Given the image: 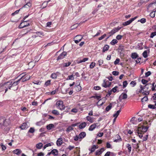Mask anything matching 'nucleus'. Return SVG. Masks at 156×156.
Returning a JSON list of instances; mask_svg holds the SVG:
<instances>
[{
  "label": "nucleus",
  "mask_w": 156,
  "mask_h": 156,
  "mask_svg": "<svg viewBox=\"0 0 156 156\" xmlns=\"http://www.w3.org/2000/svg\"><path fill=\"white\" fill-rule=\"evenodd\" d=\"M10 123V121L9 119H6L3 117H0V128L5 131L9 130L8 126Z\"/></svg>",
  "instance_id": "f257e3e1"
},
{
  "label": "nucleus",
  "mask_w": 156,
  "mask_h": 156,
  "mask_svg": "<svg viewBox=\"0 0 156 156\" xmlns=\"http://www.w3.org/2000/svg\"><path fill=\"white\" fill-rule=\"evenodd\" d=\"M24 20H23L24 21ZM30 24V22L28 20L23 21L19 25V27L20 28H22L28 26Z\"/></svg>",
  "instance_id": "f03ea898"
},
{
  "label": "nucleus",
  "mask_w": 156,
  "mask_h": 156,
  "mask_svg": "<svg viewBox=\"0 0 156 156\" xmlns=\"http://www.w3.org/2000/svg\"><path fill=\"white\" fill-rule=\"evenodd\" d=\"M56 105L61 110H63L65 109V106L63 105V102L62 101H57Z\"/></svg>",
  "instance_id": "7ed1b4c3"
},
{
  "label": "nucleus",
  "mask_w": 156,
  "mask_h": 156,
  "mask_svg": "<svg viewBox=\"0 0 156 156\" xmlns=\"http://www.w3.org/2000/svg\"><path fill=\"white\" fill-rule=\"evenodd\" d=\"M8 46V44H5L4 42H2V45L1 48H0V55L3 52L6 50V49Z\"/></svg>",
  "instance_id": "20e7f679"
},
{
  "label": "nucleus",
  "mask_w": 156,
  "mask_h": 156,
  "mask_svg": "<svg viewBox=\"0 0 156 156\" xmlns=\"http://www.w3.org/2000/svg\"><path fill=\"white\" fill-rule=\"evenodd\" d=\"M2 87H3L5 88H7V89H11L12 87V85L10 84V82H5L2 84Z\"/></svg>",
  "instance_id": "39448f33"
},
{
  "label": "nucleus",
  "mask_w": 156,
  "mask_h": 156,
  "mask_svg": "<svg viewBox=\"0 0 156 156\" xmlns=\"http://www.w3.org/2000/svg\"><path fill=\"white\" fill-rule=\"evenodd\" d=\"M67 52L66 51H63L57 57V60L58 61L60 59H62L66 55Z\"/></svg>",
  "instance_id": "423d86ee"
},
{
  "label": "nucleus",
  "mask_w": 156,
  "mask_h": 156,
  "mask_svg": "<svg viewBox=\"0 0 156 156\" xmlns=\"http://www.w3.org/2000/svg\"><path fill=\"white\" fill-rule=\"evenodd\" d=\"M111 82H109L108 81H105V80H104L103 83L102 84V87L105 88H107L108 87H109L111 85Z\"/></svg>",
  "instance_id": "0eeeda50"
},
{
  "label": "nucleus",
  "mask_w": 156,
  "mask_h": 156,
  "mask_svg": "<svg viewBox=\"0 0 156 156\" xmlns=\"http://www.w3.org/2000/svg\"><path fill=\"white\" fill-rule=\"evenodd\" d=\"M127 98V95L126 93H122L119 97V101H121L122 99H126Z\"/></svg>",
  "instance_id": "6e6552de"
},
{
  "label": "nucleus",
  "mask_w": 156,
  "mask_h": 156,
  "mask_svg": "<svg viewBox=\"0 0 156 156\" xmlns=\"http://www.w3.org/2000/svg\"><path fill=\"white\" fill-rule=\"evenodd\" d=\"M75 38H76V40H74L76 44H78L79 42L81 41L83 38V37L81 35H78Z\"/></svg>",
  "instance_id": "1a4fd4ad"
},
{
  "label": "nucleus",
  "mask_w": 156,
  "mask_h": 156,
  "mask_svg": "<svg viewBox=\"0 0 156 156\" xmlns=\"http://www.w3.org/2000/svg\"><path fill=\"white\" fill-rule=\"evenodd\" d=\"M101 98V97L100 96H97V94H96L95 99H96L97 100H99L97 103V105L98 106H102L104 103V102H102L101 104H99V101L101 100V99H100Z\"/></svg>",
  "instance_id": "9d476101"
},
{
  "label": "nucleus",
  "mask_w": 156,
  "mask_h": 156,
  "mask_svg": "<svg viewBox=\"0 0 156 156\" xmlns=\"http://www.w3.org/2000/svg\"><path fill=\"white\" fill-rule=\"evenodd\" d=\"M30 76L26 75L25 77L24 76H22L20 79H21V80H22V82H24L30 79Z\"/></svg>",
  "instance_id": "9b49d317"
},
{
  "label": "nucleus",
  "mask_w": 156,
  "mask_h": 156,
  "mask_svg": "<svg viewBox=\"0 0 156 156\" xmlns=\"http://www.w3.org/2000/svg\"><path fill=\"white\" fill-rule=\"evenodd\" d=\"M148 8H151L152 9H156V1L149 4L148 6Z\"/></svg>",
  "instance_id": "f8f14e48"
},
{
  "label": "nucleus",
  "mask_w": 156,
  "mask_h": 156,
  "mask_svg": "<svg viewBox=\"0 0 156 156\" xmlns=\"http://www.w3.org/2000/svg\"><path fill=\"white\" fill-rule=\"evenodd\" d=\"M96 126V124L94 123L90 126L88 129V130L90 131H92L95 128Z\"/></svg>",
  "instance_id": "ddd939ff"
},
{
  "label": "nucleus",
  "mask_w": 156,
  "mask_h": 156,
  "mask_svg": "<svg viewBox=\"0 0 156 156\" xmlns=\"http://www.w3.org/2000/svg\"><path fill=\"white\" fill-rule=\"evenodd\" d=\"M86 133L85 132H82L80 133L79 135V139H82L86 136Z\"/></svg>",
  "instance_id": "4468645a"
},
{
  "label": "nucleus",
  "mask_w": 156,
  "mask_h": 156,
  "mask_svg": "<svg viewBox=\"0 0 156 156\" xmlns=\"http://www.w3.org/2000/svg\"><path fill=\"white\" fill-rule=\"evenodd\" d=\"M55 127V126L53 124H50L46 126V128L48 130H50L52 128H54Z\"/></svg>",
  "instance_id": "2eb2a0df"
},
{
  "label": "nucleus",
  "mask_w": 156,
  "mask_h": 156,
  "mask_svg": "<svg viewBox=\"0 0 156 156\" xmlns=\"http://www.w3.org/2000/svg\"><path fill=\"white\" fill-rule=\"evenodd\" d=\"M21 79H20L14 82L13 83H12V82H10V84L11 85H12V87H16V86H17V85L19 81L21 80Z\"/></svg>",
  "instance_id": "dca6fc26"
},
{
  "label": "nucleus",
  "mask_w": 156,
  "mask_h": 156,
  "mask_svg": "<svg viewBox=\"0 0 156 156\" xmlns=\"http://www.w3.org/2000/svg\"><path fill=\"white\" fill-rule=\"evenodd\" d=\"M13 152L14 154L19 155L21 152V151L19 149H16L13 151Z\"/></svg>",
  "instance_id": "f3484780"
},
{
  "label": "nucleus",
  "mask_w": 156,
  "mask_h": 156,
  "mask_svg": "<svg viewBox=\"0 0 156 156\" xmlns=\"http://www.w3.org/2000/svg\"><path fill=\"white\" fill-rule=\"evenodd\" d=\"M87 124L85 122H82L79 126V128L80 129H82L84 128L86 126Z\"/></svg>",
  "instance_id": "a211bd4d"
},
{
  "label": "nucleus",
  "mask_w": 156,
  "mask_h": 156,
  "mask_svg": "<svg viewBox=\"0 0 156 156\" xmlns=\"http://www.w3.org/2000/svg\"><path fill=\"white\" fill-rule=\"evenodd\" d=\"M62 138H58L56 144L57 146H61L62 144Z\"/></svg>",
  "instance_id": "6ab92c4d"
},
{
  "label": "nucleus",
  "mask_w": 156,
  "mask_h": 156,
  "mask_svg": "<svg viewBox=\"0 0 156 156\" xmlns=\"http://www.w3.org/2000/svg\"><path fill=\"white\" fill-rule=\"evenodd\" d=\"M45 123V121L44 120H42L40 121L37 122L36 123V125L37 126H41L44 124Z\"/></svg>",
  "instance_id": "aec40b11"
},
{
  "label": "nucleus",
  "mask_w": 156,
  "mask_h": 156,
  "mask_svg": "<svg viewBox=\"0 0 156 156\" xmlns=\"http://www.w3.org/2000/svg\"><path fill=\"white\" fill-rule=\"evenodd\" d=\"M88 59V58H83L82 60H77V63L78 64H80L83 62H85L86 61H87Z\"/></svg>",
  "instance_id": "412c9836"
},
{
  "label": "nucleus",
  "mask_w": 156,
  "mask_h": 156,
  "mask_svg": "<svg viewBox=\"0 0 156 156\" xmlns=\"http://www.w3.org/2000/svg\"><path fill=\"white\" fill-rule=\"evenodd\" d=\"M131 57L133 59H136L138 57V55L136 53H132Z\"/></svg>",
  "instance_id": "4be33fe9"
},
{
  "label": "nucleus",
  "mask_w": 156,
  "mask_h": 156,
  "mask_svg": "<svg viewBox=\"0 0 156 156\" xmlns=\"http://www.w3.org/2000/svg\"><path fill=\"white\" fill-rule=\"evenodd\" d=\"M20 128L22 129H25L28 128L27 124L26 123H24L20 126Z\"/></svg>",
  "instance_id": "5701e85b"
},
{
  "label": "nucleus",
  "mask_w": 156,
  "mask_h": 156,
  "mask_svg": "<svg viewBox=\"0 0 156 156\" xmlns=\"http://www.w3.org/2000/svg\"><path fill=\"white\" fill-rule=\"evenodd\" d=\"M98 148V147H97L95 145H94L91 148V149H89V151H90V154L92 153L93 152H94L95 150L97 148Z\"/></svg>",
  "instance_id": "b1692460"
},
{
  "label": "nucleus",
  "mask_w": 156,
  "mask_h": 156,
  "mask_svg": "<svg viewBox=\"0 0 156 156\" xmlns=\"http://www.w3.org/2000/svg\"><path fill=\"white\" fill-rule=\"evenodd\" d=\"M134 20H129L126 22L123 23L122 25L124 26H127L130 24Z\"/></svg>",
  "instance_id": "393cba45"
},
{
  "label": "nucleus",
  "mask_w": 156,
  "mask_h": 156,
  "mask_svg": "<svg viewBox=\"0 0 156 156\" xmlns=\"http://www.w3.org/2000/svg\"><path fill=\"white\" fill-rule=\"evenodd\" d=\"M109 48V46L107 44L105 45L104 47H103L102 51L103 52H105V51H108Z\"/></svg>",
  "instance_id": "a878e982"
},
{
  "label": "nucleus",
  "mask_w": 156,
  "mask_h": 156,
  "mask_svg": "<svg viewBox=\"0 0 156 156\" xmlns=\"http://www.w3.org/2000/svg\"><path fill=\"white\" fill-rule=\"evenodd\" d=\"M52 154L55 156H57L58 154V151L57 150L54 149L51 151Z\"/></svg>",
  "instance_id": "bb28decb"
},
{
  "label": "nucleus",
  "mask_w": 156,
  "mask_h": 156,
  "mask_svg": "<svg viewBox=\"0 0 156 156\" xmlns=\"http://www.w3.org/2000/svg\"><path fill=\"white\" fill-rule=\"evenodd\" d=\"M87 120L90 123H92L94 122L93 119L89 116H87L86 117Z\"/></svg>",
  "instance_id": "cd10ccee"
},
{
  "label": "nucleus",
  "mask_w": 156,
  "mask_h": 156,
  "mask_svg": "<svg viewBox=\"0 0 156 156\" xmlns=\"http://www.w3.org/2000/svg\"><path fill=\"white\" fill-rule=\"evenodd\" d=\"M75 88H76L77 91H79L82 90V88L80 84L76 86H75Z\"/></svg>",
  "instance_id": "c85d7f7f"
},
{
  "label": "nucleus",
  "mask_w": 156,
  "mask_h": 156,
  "mask_svg": "<svg viewBox=\"0 0 156 156\" xmlns=\"http://www.w3.org/2000/svg\"><path fill=\"white\" fill-rule=\"evenodd\" d=\"M121 111V108H120V109L119 110L116 112V113L115 114L113 115V117H115V118H117L119 115L120 112Z\"/></svg>",
  "instance_id": "c756f323"
},
{
  "label": "nucleus",
  "mask_w": 156,
  "mask_h": 156,
  "mask_svg": "<svg viewBox=\"0 0 156 156\" xmlns=\"http://www.w3.org/2000/svg\"><path fill=\"white\" fill-rule=\"evenodd\" d=\"M43 145L42 143H39L36 145V148L38 149H41L43 147Z\"/></svg>",
  "instance_id": "7c9ffc66"
},
{
  "label": "nucleus",
  "mask_w": 156,
  "mask_h": 156,
  "mask_svg": "<svg viewBox=\"0 0 156 156\" xmlns=\"http://www.w3.org/2000/svg\"><path fill=\"white\" fill-rule=\"evenodd\" d=\"M31 6V4L30 2H29L27 3V4L24 5L22 7L23 8H29Z\"/></svg>",
  "instance_id": "2f4dec72"
},
{
  "label": "nucleus",
  "mask_w": 156,
  "mask_h": 156,
  "mask_svg": "<svg viewBox=\"0 0 156 156\" xmlns=\"http://www.w3.org/2000/svg\"><path fill=\"white\" fill-rule=\"evenodd\" d=\"M143 126H141L138 127V129L136 130V132H142V130H143Z\"/></svg>",
  "instance_id": "473e14b6"
},
{
  "label": "nucleus",
  "mask_w": 156,
  "mask_h": 156,
  "mask_svg": "<svg viewBox=\"0 0 156 156\" xmlns=\"http://www.w3.org/2000/svg\"><path fill=\"white\" fill-rule=\"evenodd\" d=\"M57 73H53L51 75V77L53 79H56L57 77Z\"/></svg>",
  "instance_id": "72a5a7b5"
},
{
  "label": "nucleus",
  "mask_w": 156,
  "mask_h": 156,
  "mask_svg": "<svg viewBox=\"0 0 156 156\" xmlns=\"http://www.w3.org/2000/svg\"><path fill=\"white\" fill-rule=\"evenodd\" d=\"M121 28H122V27H117L114 28L113 29V31L115 32V33L116 32L118 31Z\"/></svg>",
  "instance_id": "f704fd0d"
},
{
  "label": "nucleus",
  "mask_w": 156,
  "mask_h": 156,
  "mask_svg": "<svg viewBox=\"0 0 156 156\" xmlns=\"http://www.w3.org/2000/svg\"><path fill=\"white\" fill-rule=\"evenodd\" d=\"M117 138L118 139L114 140V142H118L121 141L122 140L120 136L118 135L117 137Z\"/></svg>",
  "instance_id": "c9c22d12"
},
{
  "label": "nucleus",
  "mask_w": 156,
  "mask_h": 156,
  "mask_svg": "<svg viewBox=\"0 0 156 156\" xmlns=\"http://www.w3.org/2000/svg\"><path fill=\"white\" fill-rule=\"evenodd\" d=\"M112 108V105L110 103L107 107L106 108V111L108 112Z\"/></svg>",
  "instance_id": "e433bc0d"
},
{
  "label": "nucleus",
  "mask_w": 156,
  "mask_h": 156,
  "mask_svg": "<svg viewBox=\"0 0 156 156\" xmlns=\"http://www.w3.org/2000/svg\"><path fill=\"white\" fill-rule=\"evenodd\" d=\"M118 42L117 41L116 39H113L110 42L111 44L112 45H114Z\"/></svg>",
  "instance_id": "4c0bfd02"
},
{
  "label": "nucleus",
  "mask_w": 156,
  "mask_h": 156,
  "mask_svg": "<svg viewBox=\"0 0 156 156\" xmlns=\"http://www.w3.org/2000/svg\"><path fill=\"white\" fill-rule=\"evenodd\" d=\"M148 128V127L147 126H146L145 127L144 126H143V130H142V133H145L146 132Z\"/></svg>",
  "instance_id": "58836bf2"
},
{
  "label": "nucleus",
  "mask_w": 156,
  "mask_h": 156,
  "mask_svg": "<svg viewBox=\"0 0 156 156\" xmlns=\"http://www.w3.org/2000/svg\"><path fill=\"white\" fill-rule=\"evenodd\" d=\"M28 66L30 67V69L32 68L34 66V63L33 62H30L28 63Z\"/></svg>",
  "instance_id": "ea45409f"
},
{
  "label": "nucleus",
  "mask_w": 156,
  "mask_h": 156,
  "mask_svg": "<svg viewBox=\"0 0 156 156\" xmlns=\"http://www.w3.org/2000/svg\"><path fill=\"white\" fill-rule=\"evenodd\" d=\"M74 79V78L73 77V75H71L69 76L67 78L66 80H73Z\"/></svg>",
  "instance_id": "a19ab883"
},
{
  "label": "nucleus",
  "mask_w": 156,
  "mask_h": 156,
  "mask_svg": "<svg viewBox=\"0 0 156 156\" xmlns=\"http://www.w3.org/2000/svg\"><path fill=\"white\" fill-rule=\"evenodd\" d=\"M52 113L55 115H58L59 114V112H58V111L55 110H52Z\"/></svg>",
  "instance_id": "79ce46f5"
},
{
  "label": "nucleus",
  "mask_w": 156,
  "mask_h": 156,
  "mask_svg": "<svg viewBox=\"0 0 156 156\" xmlns=\"http://www.w3.org/2000/svg\"><path fill=\"white\" fill-rule=\"evenodd\" d=\"M126 147L128 149L129 152H130L131 150V146L130 144H128L126 145Z\"/></svg>",
  "instance_id": "37998d69"
},
{
  "label": "nucleus",
  "mask_w": 156,
  "mask_h": 156,
  "mask_svg": "<svg viewBox=\"0 0 156 156\" xmlns=\"http://www.w3.org/2000/svg\"><path fill=\"white\" fill-rule=\"evenodd\" d=\"M155 11H156V10L152 11V12H151L150 14V16L151 18L154 17L155 16Z\"/></svg>",
  "instance_id": "c03bdc74"
},
{
  "label": "nucleus",
  "mask_w": 156,
  "mask_h": 156,
  "mask_svg": "<svg viewBox=\"0 0 156 156\" xmlns=\"http://www.w3.org/2000/svg\"><path fill=\"white\" fill-rule=\"evenodd\" d=\"M51 83V80H48L46 81L44 84V86L45 87H47L50 85Z\"/></svg>",
  "instance_id": "a18cd8bd"
},
{
  "label": "nucleus",
  "mask_w": 156,
  "mask_h": 156,
  "mask_svg": "<svg viewBox=\"0 0 156 156\" xmlns=\"http://www.w3.org/2000/svg\"><path fill=\"white\" fill-rule=\"evenodd\" d=\"M144 58H146L147 56V50L145 51L142 54Z\"/></svg>",
  "instance_id": "49530a36"
},
{
  "label": "nucleus",
  "mask_w": 156,
  "mask_h": 156,
  "mask_svg": "<svg viewBox=\"0 0 156 156\" xmlns=\"http://www.w3.org/2000/svg\"><path fill=\"white\" fill-rule=\"evenodd\" d=\"M148 98L147 96H145L141 99V101L143 102L144 101H146L148 100Z\"/></svg>",
  "instance_id": "de8ad7c7"
},
{
  "label": "nucleus",
  "mask_w": 156,
  "mask_h": 156,
  "mask_svg": "<svg viewBox=\"0 0 156 156\" xmlns=\"http://www.w3.org/2000/svg\"><path fill=\"white\" fill-rule=\"evenodd\" d=\"M148 108L152 109H154L156 108V107L154 105L149 104L148 105Z\"/></svg>",
  "instance_id": "09e8293b"
},
{
  "label": "nucleus",
  "mask_w": 156,
  "mask_h": 156,
  "mask_svg": "<svg viewBox=\"0 0 156 156\" xmlns=\"http://www.w3.org/2000/svg\"><path fill=\"white\" fill-rule=\"evenodd\" d=\"M71 64V62H68L67 63H64L63 64V66L64 67H67L69 66Z\"/></svg>",
  "instance_id": "8fccbe9b"
},
{
  "label": "nucleus",
  "mask_w": 156,
  "mask_h": 156,
  "mask_svg": "<svg viewBox=\"0 0 156 156\" xmlns=\"http://www.w3.org/2000/svg\"><path fill=\"white\" fill-rule=\"evenodd\" d=\"M149 0H141L140 4L141 5L142 4H145Z\"/></svg>",
  "instance_id": "3c124183"
},
{
  "label": "nucleus",
  "mask_w": 156,
  "mask_h": 156,
  "mask_svg": "<svg viewBox=\"0 0 156 156\" xmlns=\"http://www.w3.org/2000/svg\"><path fill=\"white\" fill-rule=\"evenodd\" d=\"M35 131V129L34 128L31 127L28 131V132L33 133Z\"/></svg>",
  "instance_id": "603ef678"
},
{
  "label": "nucleus",
  "mask_w": 156,
  "mask_h": 156,
  "mask_svg": "<svg viewBox=\"0 0 156 156\" xmlns=\"http://www.w3.org/2000/svg\"><path fill=\"white\" fill-rule=\"evenodd\" d=\"M95 66V63L94 62H92L90 65V67L91 69L93 68Z\"/></svg>",
  "instance_id": "864d4df0"
},
{
  "label": "nucleus",
  "mask_w": 156,
  "mask_h": 156,
  "mask_svg": "<svg viewBox=\"0 0 156 156\" xmlns=\"http://www.w3.org/2000/svg\"><path fill=\"white\" fill-rule=\"evenodd\" d=\"M128 84L127 81L126 80L124 81L123 82V88H124L126 87Z\"/></svg>",
  "instance_id": "5fc2aeb1"
},
{
  "label": "nucleus",
  "mask_w": 156,
  "mask_h": 156,
  "mask_svg": "<svg viewBox=\"0 0 156 156\" xmlns=\"http://www.w3.org/2000/svg\"><path fill=\"white\" fill-rule=\"evenodd\" d=\"M142 132H136V134L137 133V134L138 135V136L140 137V138H141L143 137V134H142Z\"/></svg>",
  "instance_id": "6e6d98bb"
},
{
  "label": "nucleus",
  "mask_w": 156,
  "mask_h": 156,
  "mask_svg": "<svg viewBox=\"0 0 156 156\" xmlns=\"http://www.w3.org/2000/svg\"><path fill=\"white\" fill-rule=\"evenodd\" d=\"M136 83L135 81H132L130 83V84L133 87L135 86L136 85Z\"/></svg>",
  "instance_id": "4d7b16f0"
},
{
  "label": "nucleus",
  "mask_w": 156,
  "mask_h": 156,
  "mask_svg": "<svg viewBox=\"0 0 156 156\" xmlns=\"http://www.w3.org/2000/svg\"><path fill=\"white\" fill-rule=\"evenodd\" d=\"M150 93V91H143L142 92V94L144 95H147L149 94Z\"/></svg>",
  "instance_id": "13d9d810"
},
{
  "label": "nucleus",
  "mask_w": 156,
  "mask_h": 156,
  "mask_svg": "<svg viewBox=\"0 0 156 156\" xmlns=\"http://www.w3.org/2000/svg\"><path fill=\"white\" fill-rule=\"evenodd\" d=\"M102 152V151L101 150H98L96 152L95 154L96 155H100L101 154Z\"/></svg>",
  "instance_id": "bf43d9fd"
},
{
  "label": "nucleus",
  "mask_w": 156,
  "mask_h": 156,
  "mask_svg": "<svg viewBox=\"0 0 156 156\" xmlns=\"http://www.w3.org/2000/svg\"><path fill=\"white\" fill-rule=\"evenodd\" d=\"M73 129V128L72 127V126H69L66 129V131L68 132H69L72 130Z\"/></svg>",
  "instance_id": "052dcab7"
},
{
  "label": "nucleus",
  "mask_w": 156,
  "mask_h": 156,
  "mask_svg": "<svg viewBox=\"0 0 156 156\" xmlns=\"http://www.w3.org/2000/svg\"><path fill=\"white\" fill-rule=\"evenodd\" d=\"M51 146V144L50 143H48L45 145H44L43 147V150H44L47 147H49V146Z\"/></svg>",
  "instance_id": "680f3d73"
},
{
  "label": "nucleus",
  "mask_w": 156,
  "mask_h": 156,
  "mask_svg": "<svg viewBox=\"0 0 156 156\" xmlns=\"http://www.w3.org/2000/svg\"><path fill=\"white\" fill-rule=\"evenodd\" d=\"M118 87L117 86H115L113 88L111 91H112H112L114 93L115 92L117 91V89L118 88Z\"/></svg>",
  "instance_id": "e2e57ef3"
},
{
  "label": "nucleus",
  "mask_w": 156,
  "mask_h": 156,
  "mask_svg": "<svg viewBox=\"0 0 156 156\" xmlns=\"http://www.w3.org/2000/svg\"><path fill=\"white\" fill-rule=\"evenodd\" d=\"M141 82L144 84H146L148 82V81L145 79H142L141 80Z\"/></svg>",
  "instance_id": "0e129e2a"
},
{
  "label": "nucleus",
  "mask_w": 156,
  "mask_h": 156,
  "mask_svg": "<svg viewBox=\"0 0 156 156\" xmlns=\"http://www.w3.org/2000/svg\"><path fill=\"white\" fill-rule=\"evenodd\" d=\"M106 36V34H104L103 35L101 36V37L98 38L99 40H101L104 39Z\"/></svg>",
  "instance_id": "69168bd1"
},
{
  "label": "nucleus",
  "mask_w": 156,
  "mask_h": 156,
  "mask_svg": "<svg viewBox=\"0 0 156 156\" xmlns=\"http://www.w3.org/2000/svg\"><path fill=\"white\" fill-rule=\"evenodd\" d=\"M106 147L108 148H112V147L111 144L109 142H107L106 143Z\"/></svg>",
  "instance_id": "338daca9"
},
{
  "label": "nucleus",
  "mask_w": 156,
  "mask_h": 156,
  "mask_svg": "<svg viewBox=\"0 0 156 156\" xmlns=\"http://www.w3.org/2000/svg\"><path fill=\"white\" fill-rule=\"evenodd\" d=\"M120 61V59L119 58H117L116 59V60L114 62V64L115 65H116L118 64Z\"/></svg>",
  "instance_id": "774afa93"
}]
</instances>
